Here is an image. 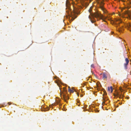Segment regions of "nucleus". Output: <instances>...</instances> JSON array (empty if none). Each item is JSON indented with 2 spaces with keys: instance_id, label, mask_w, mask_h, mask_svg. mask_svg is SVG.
<instances>
[{
  "instance_id": "obj_6",
  "label": "nucleus",
  "mask_w": 131,
  "mask_h": 131,
  "mask_svg": "<svg viewBox=\"0 0 131 131\" xmlns=\"http://www.w3.org/2000/svg\"><path fill=\"white\" fill-rule=\"evenodd\" d=\"M125 61L126 62V63L124 64V65L125 69H126L127 68V66L129 63V60L128 59L126 58L125 59Z\"/></svg>"
},
{
  "instance_id": "obj_2",
  "label": "nucleus",
  "mask_w": 131,
  "mask_h": 131,
  "mask_svg": "<svg viewBox=\"0 0 131 131\" xmlns=\"http://www.w3.org/2000/svg\"><path fill=\"white\" fill-rule=\"evenodd\" d=\"M70 4L69 1L67 0L66 2V6L67 7L66 9H68V10H66V12L68 14L70 17H71V19L72 21L77 17V16L75 14H78V13L76 10H73V13H72L70 8Z\"/></svg>"
},
{
  "instance_id": "obj_14",
  "label": "nucleus",
  "mask_w": 131,
  "mask_h": 131,
  "mask_svg": "<svg viewBox=\"0 0 131 131\" xmlns=\"http://www.w3.org/2000/svg\"><path fill=\"white\" fill-rule=\"evenodd\" d=\"M94 65L93 64H91V67L92 68H94Z\"/></svg>"
},
{
  "instance_id": "obj_4",
  "label": "nucleus",
  "mask_w": 131,
  "mask_h": 131,
  "mask_svg": "<svg viewBox=\"0 0 131 131\" xmlns=\"http://www.w3.org/2000/svg\"><path fill=\"white\" fill-rule=\"evenodd\" d=\"M104 0H97V2L100 5V7L104 12V13H106L107 12L106 10L104 7L103 6L104 4L103 3Z\"/></svg>"
},
{
  "instance_id": "obj_12",
  "label": "nucleus",
  "mask_w": 131,
  "mask_h": 131,
  "mask_svg": "<svg viewBox=\"0 0 131 131\" xmlns=\"http://www.w3.org/2000/svg\"><path fill=\"white\" fill-rule=\"evenodd\" d=\"M104 94H103V96L106 95H107V93L106 91L104 90L103 91Z\"/></svg>"
},
{
  "instance_id": "obj_20",
  "label": "nucleus",
  "mask_w": 131,
  "mask_h": 131,
  "mask_svg": "<svg viewBox=\"0 0 131 131\" xmlns=\"http://www.w3.org/2000/svg\"><path fill=\"white\" fill-rule=\"evenodd\" d=\"M80 96H81V97H82V95H81Z\"/></svg>"
},
{
  "instance_id": "obj_13",
  "label": "nucleus",
  "mask_w": 131,
  "mask_h": 131,
  "mask_svg": "<svg viewBox=\"0 0 131 131\" xmlns=\"http://www.w3.org/2000/svg\"><path fill=\"white\" fill-rule=\"evenodd\" d=\"M70 92H71V93H73L74 92V91L72 90H71V89L70 88V89H69V90H68Z\"/></svg>"
},
{
  "instance_id": "obj_23",
  "label": "nucleus",
  "mask_w": 131,
  "mask_h": 131,
  "mask_svg": "<svg viewBox=\"0 0 131 131\" xmlns=\"http://www.w3.org/2000/svg\"><path fill=\"white\" fill-rule=\"evenodd\" d=\"M48 84H49V82H48Z\"/></svg>"
},
{
  "instance_id": "obj_19",
  "label": "nucleus",
  "mask_w": 131,
  "mask_h": 131,
  "mask_svg": "<svg viewBox=\"0 0 131 131\" xmlns=\"http://www.w3.org/2000/svg\"><path fill=\"white\" fill-rule=\"evenodd\" d=\"M68 88H69V89H68V90H69V89H70V88L69 86Z\"/></svg>"
},
{
  "instance_id": "obj_21",
  "label": "nucleus",
  "mask_w": 131,
  "mask_h": 131,
  "mask_svg": "<svg viewBox=\"0 0 131 131\" xmlns=\"http://www.w3.org/2000/svg\"><path fill=\"white\" fill-rule=\"evenodd\" d=\"M119 104H122V103H119Z\"/></svg>"
},
{
  "instance_id": "obj_24",
  "label": "nucleus",
  "mask_w": 131,
  "mask_h": 131,
  "mask_svg": "<svg viewBox=\"0 0 131 131\" xmlns=\"http://www.w3.org/2000/svg\"><path fill=\"white\" fill-rule=\"evenodd\" d=\"M99 111L97 110V112H99Z\"/></svg>"
},
{
  "instance_id": "obj_3",
  "label": "nucleus",
  "mask_w": 131,
  "mask_h": 131,
  "mask_svg": "<svg viewBox=\"0 0 131 131\" xmlns=\"http://www.w3.org/2000/svg\"><path fill=\"white\" fill-rule=\"evenodd\" d=\"M115 23V26L116 27V30L119 32H122L124 29L123 25H122V21L119 19H116Z\"/></svg>"
},
{
  "instance_id": "obj_8",
  "label": "nucleus",
  "mask_w": 131,
  "mask_h": 131,
  "mask_svg": "<svg viewBox=\"0 0 131 131\" xmlns=\"http://www.w3.org/2000/svg\"><path fill=\"white\" fill-rule=\"evenodd\" d=\"M103 101V104L104 103L105 101H107L108 100V99L106 98V97L105 95L103 96L102 97Z\"/></svg>"
},
{
  "instance_id": "obj_1",
  "label": "nucleus",
  "mask_w": 131,
  "mask_h": 131,
  "mask_svg": "<svg viewBox=\"0 0 131 131\" xmlns=\"http://www.w3.org/2000/svg\"><path fill=\"white\" fill-rule=\"evenodd\" d=\"M88 17L92 23H94L96 21V19L94 18L95 17L97 18V20H98V18H99L100 19H102L105 22H106L105 20L107 18H108V20H111V18H109L108 16H104L99 12L94 13L93 14H91V16H89Z\"/></svg>"
},
{
  "instance_id": "obj_5",
  "label": "nucleus",
  "mask_w": 131,
  "mask_h": 131,
  "mask_svg": "<svg viewBox=\"0 0 131 131\" xmlns=\"http://www.w3.org/2000/svg\"><path fill=\"white\" fill-rule=\"evenodd\" d=\"M63 91L64 92H60V95L61 96L62 94H63V97L64 101L66 102L67 100H68L69 98L68 97L66 96V94L67 93V90L65 88H63Z\"/></svg>"
},
{
  "instance_id": "obj_9",
  "label": "nucleus",
  "mask_w": 131,
  "mask_h": 131,
  "mask_svg": "<svg viewBox=\"0 0 131 131\" xmlns=\"http://www.w3.org/2000/svg\"><path fill=\"white\" fill-rule=\"evenodd\" d=\"M108 90L109 92L112 93L113 91V87L112 86L110 87H108Z\"/></svg>"
},
{
  "instance_id": "obj_17",
  "label": "nucleus",
  "mask_w": 131,
  "mask_h": 131,
  "mask_svg": "<svg viewBox=\"0 0 131 131\" xmlns=\"http://www.w3.org/2000/svg\"><path fill=\"white\" fill-rule=\"evenodd\" d=\"M123 96H122V95H120V97H119L120 98H121V97H122H122H123Z\"/></svg>"
},
{
  "instance_id": "obj_18",
  "label": "nucleus",
  "mask_w": 131,
  "mask_h": 131,
  "mask_svg": "<svg viewBox=\"0 0 131 131\" xmlns=\"http://www.w3.org/2000/svg\"><path fill=\"white\" fill-rule=\"evenodd\" d=\"M120 91H122V89H121H121H120Z\"/></svg>"
},
{
  "instance_id": "obj_10",
  "label": "nucleus",
  "mask_w": 131,
  "mask_h": 131,
  "mask_svg": "<svg viewBox=\"0 0 131 131\" xmlns=\"http://www.w3.org/2000/svg\"><path fill=\"white\" fill-rule=\"evenodd\" d=\"M125 14L127 15V18H130L131 15V13H130L126 12H125Z\"/></svg>"
},
{
  "instance_id": "obj_16",
  "label": "nucleus",
  "mask_w": 131,
  "mask_h": 131,
  "mask_svg": "<svg viewBox=\"0 0 131 131\" xmlns=\"http://www.w3.org/2000/svg\"><path fill=\"white\" fill-rule=\"evenodd\" d=\"M77 95L78 96H79V93H78V92H77Z\"/></svg>"
},
{
  "instance_id": "obj_11",
  "label": "nucleus",
  "mask_w": 131,
  "mask_h": 131,
  "mask_svg": "<svg viewBox=\"0 0 131 131\" xmlns=\"http://www.w3.org/2000/svg\"><path fill=\"white\" fill-rule=\"evenodd\" d=\"M103 79H106L107 78V77L105 73H103Z\"/></svg>"
},
{
  "instance_id": "obj_15",
  "label": "nucleus",
  "mask_w": 131,
  "mask_h": 131,
  "mask_svg": "<svg viewBox=\"0 0 131 131\" xmlns=\"http://www.w3.org/2000/svg\"><path fill=\"white\" fill-rule=\"evenodd\" d=\"M91 10L90 9L89 10V12H90V13H91ZM90 14H92V13H90Z\"/></svg>"
},
{
  "instance_id": "obj_7",
  "label": "nucleus",
  "mask_w": 131,
  "mask_h": 131,
  "mask_svg": "<svg viewBox=\"0 0 131 131\" xmlns=\"http://www.w3.org/2000/svg\"><path fill=\"white\" fill-rule=\"evenodd\" d=\"M126 27L128 29H129L131 31V24L130 23H128L125 25Z\"/></svg>"
},
{
  "instance_id": "obj_22",
  "label": "nucleus",
  "mask_w": 131,
  "mask_h": 131,
  "mask_svg": "<svg viewBox=\"0 0 131 131\" xmlns=\"http://www.w3.org/2000/svg\"><path fill=\"white\" fill-rule=\"evenodd\" d=\"M51 105H49L50 107H51Z\"/></svg>"
}]
</instances>
